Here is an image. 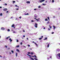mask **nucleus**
Returning <instances> with one entry per match:
<instances>
[{"label":"nucleus","instance_id":"f257e3e1","mask_svg":"<svg viewBox=\"0 0 60 60\" xmlns=\"http://www.w3.org/2000/svg\"><path fill=\"white\" fill-rule=\"evenodd\" d=\"M56 57L57 59H60V53H58L56 55Z\"/></svg>","mask_w":60,"mask_h":60},{"label":"nucleus","instance_id":"f03ea898","mask_svg":"<svg viewBox=\"0 0 60 60\" xmlns=\"http://www.w3.org/2000/svg\"><path fill=\"white\" fill-rule=\"evenodd\" d=\"M44 1H45V0H41L39 1L41 3L43 2H44Z\"/></svg>","mask_w":60,"mask_h":60},{"label":"nucleus","instance_id":"7ed1b4c3","mask_svg":"<svg viewBox=\"0 0 60 60\" xmlns=\"http://www.w3.org/2000/svg\"><path fill=\"white\" fill-rule=\"evenodd\" d=\"M35 27H36V28H37V27H38L37 26V24L36 23H35Z\"/></svg>","mask_w":60,"mask_h":60},{"label":"nucleus","instance_id":"20e7f679","mask_svg":"<svg viewBox=\"0 0 60 60\" xmlns=\"http://www.w3.org/2000/svg\"><path fill=\"white\" fill-rule=\"evenodd\" d=\"M7 10V8H4L3 9V11H6Z\"/></svg>","mask_w":60,"mask_h":60},{"label":"nucleus","instance_id":"39448f33","mask_svg":"<svg viewBox=\"0 0 60 60\" xmlns=\"http://www.w3.org/2000/svg\"><path fill=\"white\" fill-rule=\"evenodd\" d=\"M26 3L27 4H30V2L29 1H27L26 2Z\"/></svg>","mask_w":60,"mask_h":60},{"label":"nucleus","instance_id":"423d86ee","mask_svg":"<svg viewBox=\"0 0 60 60\" xmlns=\"http://www.w3.org/2000/svg\"><path fill=\"white\" fill-rule=\"evenodd\" d=\"M34 19H36V20H37V22H38V21H39V20H38L37 19H36V18H34Z\"/></svg>","mask_w":60,"mask_h":60},{"label":"nucleus","instance_id":"0eeeda50","mask_svg":"<svg viewBox=\"0 0 60 60\" xmlns=\"http://www.w3.org/2000/svg\"><path fill=\"white\" fill-rule=\"evenodd\" d=\"M15 26V25H14V24H12V25L11 26L12 27H14Z\"/></svg>","mask_w":60,"mask_h":60},{"label":"nucleus","instance_id":"6e6552de","mask_svg":"<svg viewBox=\"0 0 60 60\" xmlns=\"http://www.w3.org/2000/svg\"><path fill=\"white\" fill-rule=\"evenodd\" d=\"M52 26L53 27L54 29H56V27L55 26Z\"/></svg>","mask_w":60,"mask_h":60},{"label":"nucleus","instance_id":"1a4fd4ad","mask_svg":"<svg viewBox=\"0 0 60 60\" xmlns=\"http://www.w3.org/2000/svg\"><path fill=\"white\" fill-rule=\"evenodd\" d=\"M16 50L18 52H20V51H19L18 49H17Z\"/></svg>","mask_w":60,"mask_h":60},{"label":"nucleus","instance_id":"9d476101","mask_svg":"<svg viewBox=\"0 0 60 60\" xmlns=\"http://www.w3.org/2000/svg\"><path fill=\"white\" fill-rule=\"evenodd\" d=\"M1 30H4V28L3 27L1 28Z\"/></svg>","mask_w":60,"mask_h":60},{"label":"nucleus","instance_id":"9b49d317","mask_svg":"<svg viewBox=\"0 0 60 60\" xmlns=\"http://www.w3.org/2000/svg\"><path fill=\"white\" fill-rule=\"evenodd\" d=\"M30 58L32 60H34V59L33 58L30 57Z\"/></svg>","mask_w":60,"mask_h":60},{"label":"nucleus","instance_id":"f8f14e48","mask_svg":"<svg viewBox=\"0 0 60 60\" xmlns=\"http://www.w3.org/2000/svg\"><path fill=\"white\" fill-rule=\"evenodd\" d=\"M8 38H10V36H9L8 37H7L6 38L7 40L8 39Z\"/></svg>","mask_w":60,"mask_h":60},{"label":"nucleus","instance_id":"ddd939ff","mask_svg":"<svg viewBox=\"0 0 60 60\" xmlns=\"http://www.w3.org/2000/svg\"><path fill=\"white\" fill-rule=\"evenodd\" d=\"M47 19H48L49 21V17H47Z\"/></svg>","mask_w":60,"mask_h":60},{"label":"nucleus","instance_id":"4468645a","mask_svg":"<svg viewBox=\"0 0 60 60\" xmlns=\"http://www.w3.org/2000/svg\"><path fill=\"white\" fill-rule=\"evenodd\" d=\"M19 45H17V46H16V48H19Z\"/></svg>","mask_w":60,"mask_h":60},{"label":"nucleus","instance_id":"2eb2a0df","mask_svg":"<svg viewBox=\"0 0 60 60\" xmlns=\"http://www.w3.org/2000/svg\"><path fill=\"white\" fill-rule=\"evenodd\" d=\"M27 55H28V56H30V57H31V55L27 54Z\"/></svg>","mask_w":60,"mask_h":60},{"label":"nucleus","instance_id":"dca6fc26","mask_svg":"<svg viewBox=\"0 0 60 60\" xmlns=\"http://www.w3.org/2000/svg\"><path fill=\"white\" fill-rule=\"evenodd\" d=\"M31 55H33V54H34V52H31Z\"/></svg>","mask_w":60,"mask_h":60},{"label":"nucleus","instance_id":"f3484780","mask_svg":"<svg viewBox=\"0 0 60 60\" xmlns=\"http://www.w3.org/2000/svg\"><path fill=\"white\" fill-rule=\"evenodd\" d=\"M29 15V14H28V13H27V14H25V15Z\"/></svg>","mask_w":60,"mask_h":60},{"label":"nucleus","instance_id":"a211bd4d","mask_svg":"<svg viewBox=\"0 0 60 60\" xmlns=\"http://www.w3.org/2000/svg\"><path fill=\"white\" fill-rule=\"evenodd\" d=\"M45 21H48V20L47 19H45Z\"/></svg>","mask_w":60,"mask_h":60},{"label":"nucleus","instance_id":"6ab92c4d","mask_svg":"<svg viewBox=\"0 0 60 60\" xmlns=\"http://www.w3.org/2000/svg\"><path fill=\"white\" fill-rule=\"evenodd\" d=\"M47 47L48 48V47H49V44H48V45H47Z\"/></svg>","mask_w":60,"mask_h":60},{"label":"nucleus","instance_id":"aec40b11","mask_svg":"<svg viewBox=\"0 0 60 60\" xmlns=\"http://www.w3.org/2000/svg\"><path fill=\"white\" fill-rule=\"evenodd\" d=\"M15 3V1H13V3Z\"/></svg>","mask_w":60,"mask_h":60},{"label":"nucleus","instance_id":"412c9836","mask_svg":"<svg viewBox=\"0 0 60 60\" xmlns=\"http://www.w3.org/2000/svg\"><path fill=\"white\" fill-rule=\"evenodd\" d=\"M47 38H46L45 39H44V40H47Z\"/></svg>","mask_w":60,"mask_h":60},{"label":"nucleus","instance_id":"4be33fe9","mask_svg":"<svg viewBox=\"0 0 60 60\" xmlns=\"http://www.w3.org/2000/svg\"><path fill=\"white\" fill-rule=\"evenodd\" d=\"M50 23V22L48 21L47 23V24H49Z\"/></svg>","mask_w":60,"mask_h":60},{"label":"nucleus","instance_id":"5701e85b","mask_svg":"<svg viewBox=\"0 0 60 60\" xmlns=\"http://www.w3.org/2000/svg\"><path fill=\"white\" fill-rule=\"evenodd\" d=\"M18 55V53H16V56H17Z\"/></svg>","mask_w":60,"mask_h":60},{"label":"nucleus","instance_id":"b1692460","mask_svg":"<svg viewBox=\"0 0 60 60\" xmlns=\"http://www.w3.org/2000/svg\"><path fill=\"white\" fill-rule=\"evenodd\" d=\"M34 59L35 60H37V58H34Z\"/></svg>","mask_w":60,"mask_h":60},{"label":"nucleus","instance_id":"393cba45","mask_svg":"<svg viewBox=\"0 0 60 60\" xmlns=\"http://www.w3.org/2000/svg\"><path fill=\"white\" fill-rule=\"evenodd\" d=\"M31 22H34V21L33 20H31Z\"/></svg>","mask_w":60,"mask_h":60},{"label":"nucleus","instance_id":"a878e982","mask_svg":"<svg viewBox=\"0 0 60 60\" xmlns=\"http://www.w3.org/2000/svg\"><path fill=\"white\" fill-rule=\"evenodd\" d=\"M11 52H12V53H14V52L12 50H11Z\"/></svg>","mask_w":60,"mask_h":60},{"label":"nucleus","instance_id":"bb28decb","mask_svg":"<svg viewBox=\"0 0 60 60\" xmlns=\"http://www.w3.org/2000/svg\"><path fill=\"white\" fill-rule=\"evenodd\" d=\"M28 54H31V53H30V52H28Z\"/></svg>","mask_w":60,"mask_h":60},{"label":"nucleus","instance_id":"cd10ccee","mask_svg":"<svg viewBox=\"0 0 60 60\" xmlns=\"http://www.w3.org/2000/svg\"><path fill=\"white\" fill-rule=\"evenodd\" d=\"M54 1H55L54 0H52V3H53L54 2Z\"/></svg>","mask_w":60,"mask_h":60},{"label":"nucleus","instance_id":"c85d7f7f","mask_svg":"<svg viewBox=\"0 0 60 60\" xmlns=\"http://www.w3.org/2000/svg\"><path fill=\"white\" fill-rule=\"evenodd\" d=\"M34 57H36V58L37 57H36V55H34Z\"/></svg>","mask_w":60,"mask_h":60},{"label":"nucleus","instance_id":"c756f323","mask_svg":"<svg viewBox=\"0 0 60 60\" xmlns=\"http://www.w3.org/2000/svg\"><path fill=\"white\" fill-rule=\"evenodd\" d=\"M38 8H41V6H38Z\"/></svg>","mask_w":60,"mask_h":60},{"label":"nucleus","instance_id":"7c9ffc66","mask_svg":"<svg viewBox=\"0 0 60 60\" xmlns=\"http://www.w3.org/2000/svg\"><path fill=\"white\" fill-rule=\"evenodd\" d=\"M0 15H1V16H2V15H3V14H2V13H1L0 14Z\"/></svg>","mask_w":60,"mask_h":60},{"label":"nucleus","instance_id":"2f4dec72","mask_svg":"<svg viewBox=\"0 0 60 60\" xmlns=\"http://www.w3.org/2000/svg\"><path fill=\"white\" fill-rule=\"evenodd\" d=\"M10 31V29H8V32H9V31Z\"/></svg>","mask_w":60,"mask_h":60},{"label":"nucleus","instance_id":"473e14b6","mask_svg":"<svg viewBox=\"0 0 60 60\" xmlns=\"http://www.w3.org/2000/svg\"><path fill=\"white\" fill-rule=\"evenodd\" d=\"M41 39H42V38H39V40H41Z\"/></svg>","mask_w":60,"mask_h":60},{"label":"nucleus","instance_id":"72a5a7b5","mask_svg":"<svg viewBox=\"0 0 60 60\" xmlns=\"http://www.w3.org/2000/svg\"><path fill=\"white\" fill-rule=\"evenodd\" d=\"M34 43L36 45H37V46L38 45L36 43Z\"/></svg>","mask_w":60,"mask_h":60},{"label":"nucleus","instance_id":"f704fd0d","mask_svg":"<svg viewBox=\"0 0 60 60\" xmlns=\"http://www.w3.org/2000/svg\"><path fill=\"white\" fill-rule=\"evenodd\" d=\"M5 48H7V46L5 45Z\"/></svg>","mask_w":60,"mask_h":60},{"label":"nucleus","instance_id":"c9c22d12","mask_svg":"<svg viewBox=\"0 0 60 60\" xmlns=\"http://www.w3.org/2000/svg\"><path fill=\"white\" fill-rule=\"evenodd\" d=\"M16 41L17 42H19V40H17Z\"/></svg>","mask_w":60,"mask_h":60},{"label":"nucleus","instance_id":"e433bc0d","mask_svg":"<svg viewBox=\"0 0 60 60\" xmlns=\"http://www.w3.org/2000/svg\"><path fill=\"white\" fill-rule=\"evenodd\" d=\"M16 9V10H19V9L17 8Z\"/></svg>","mask_w":60,"mask_h":60},{"label":"nucleus","instance_id":"4c0bfd02","mask_svg":"<svg viewBox=\"0 0 60 60\" xmlns=\"http://www.w3.org/2000/svg\"><path fill=\"white\" fill-rule=\"evenodd\" d=\"M49 27L50 28H51V29L52 28V26H50Z\"/></svg>","mask_w":60,"mask_h":60},{"label":"nucleus","instance_id":"58836bf2","mask_svg":"<svg viewBox=\"0 0 60 60\" xmlns=\"http://www.w3.org/2000/svg\"><path fill=\"white\" fill-rule=\"evenodd\" d=\"M37 9L35 8L34 9V11H36Z\"/></svg>","mask_w":60,"mask_h":60},{"label":"nucleus","instance_id":"ea45409f","mask_svg":"<svg viewBox=\"0 0 60 60\" xmlns=\"http://www.w3.org/2000/svg\"><path fill=\"white\" fill-rule=\"evenodd\" d=\"M20 44L21 45H22V42H21L20 43Z\"/></svg>","mask_w":60,"mask_h":60},{"label":"nucleus","instance_id":"a19ab883","mask_svg":"<svg viewBox=\"0 0 60 60\" xmlns=\"http://www.w3.org/2000/svg\"><path fill=\"white\" fill-rule=\"evenodd\" d=\"M48 30H50V29L49 28H48Z\"/></svg>","mask_w":60,"mask_h":60},{"label":"nucleus","instance_id":"79ce46f5","mask_svg":"<svg viewBox=\"0 0 60 60\" xmlns=\"http://www.w3.org/2000/svg\"><path fill=\"white\" fill-rule=\"evenodd\" d=\"M13 33H16V32H15V31H13Z\"/></svg>","mask_w":60,"mask_h":60},{"label":"nucleus","instance_id":"37998d69","mask_svg":"<svg viewBox=\"0 0 60 60\" xmlns=\"http://www.w3.org/2000/svg\"><path fill=\"white\" fill-rule=\"evenodd\" d=\"M54 33V32H52V34H53Z\"/></svg>","mask_w":60,"mask_h":60},{"label":"nucleus","instance_id":"c03bdc74","mask_svg":"<svg viewBox=\"0 0 60 60\" xmlns=\"http://www.w3.org/2000/svg\"><path fill=\"white\" fill-rule=\"evenodd\" d=\"M15 6L16 7H17L18 6L17 5H15Z\"/></svg>","mask_w":60,"mask_h":60},{"label":"nucleus","instance_id":"a18cd8bd","mask_svg":"<svg viewBox=\"0 0 60 60\" xmlns=\"http://www.w3.org/2000/svg\"><path fill=\"white\" fill-rule=\"evenodd\" d=\"M0 57H2V56L1 55H0Z\"/></svg>","mask_w":60,"mask_h":60},{"label":"nucleus","instance_id":"49530a36","mask_svg":"<svg viewBox=\"0 0 60 60\" xmlns=\"http://www.w3.org/2000/svg\"><path fill=\"white\" fill-rule=\"evenodd\" d=\"M5 4V5H7V4Z\"/></svg>","mask_w":60,"mask_h":60},{"label":"nucleus","instance_id":"de8ad7c7","mask_svg":"<svg viewBox=\"0 0 60 60\" xmlns=\"http://www.w3.org/2000/svg\"><path fill=\"white\" fill-rule=\"evenodd\" d=\"M23 32H25V30H23Z\"/></svg>","mask_w":60,"mask_h":60},{"label":"nucleus","instance_id":"09e8293b","mask_svg":"<svg viewBox=\"0 0 60 60\" xmlns=\"http://www.w3.org/2000/svg\"><path fill=\"white\" fill-rule=\"evenodd\" d=\"M28 47H30V45H28Z\"/></svg>","mask_w":60,"mask_h":60},{"label":"nucleus","instance_id":"8fccbe9b","mask_svg":"<svg viewBox=\"0 0 60 60\" xmlns=\"http://www.w3.org/2000/svg\"><path fill=\"white\" fill-rule=\"evenodd\" d=\"M11 38H10L9 39V40H10V41H11Z\"/></svg>","mask_w":60,"mask_h":60},{"label":"nucleus","instance_id":"3c124183","mask_svg":"<svg viewBox=\"0 0 60 60\" xmlns=\"http://www.w3.org/2000/svg\"><path fill=\"white\" fill-rule=\"evenodd\" d=\"M19 19H21V17H19Z\"/></svg>","mask_w":60,"mask_h":60},{"label":"nucleus","instance_id":"603ef678","mask_svg":"<svg viewBox=\"0 0 60 60\" xmlns=\"http://www.w3.org/2000/svg\"><path fill=\"white\" fill-rule=\"evenodd\" d=\"M9 54H11V52H10L9 53Z\"/></svg>","mask_w":60,"mask_h":60},{"label":"nucleus","instance_id":"864d4df0","mask_svg":"<svg viewBox=\"0 0 60 60\" xmlns=\"http://www.w3.org/2000/svg\"><path fill=\"white\" fill-rule=\"evenodd\" d=\"M23 37H25V35H23Z\"/></svg>","mask_w":60,"mask_h":60},{"label":"nucleus","instance_id":"5fc2aeb1","mask_svg":"<svg viewBox=\"0 0 60 60\" xmlns=\"http://www.w3.org/2000/svg\"><path fill=\"white\" fill-rule=\"evenodd\" d=\"M31 57H34V56H32Z\"/></svg>","mask_w":60,"mask_h":60},{"label":"nucleus","instance_id":"6e6d98bb","mask_svg":"<svg viewBox=\"0 0 60 60\" xmlns=\"http://www.w3.org/2000/svg\"><path fill=\"white\" fill-rule=\"evenodd\" d=\"M8 49H10V48H8Z\"/></svg>","mask_w":60,"mask_h":60},{"label":"nucleus","instance_id":"4d7b16f0","mask_svg":"<svg viewBox=\"0 0 60 60\" xmlns=\"http://www.w3.org/2000/svg\"><path fill=\"white\" fill-rule=\"evenodd\" d=\"M43 36H42L41 37V38H43Z\"/></svg>","mask_w":60,"mask_h":60},{"label":"nucleus","instance_id":"13d9d810","mask_svg":"<svg viewBox=\"0 0 60 60\" xmlns=\"http://www.w3.org/2000/svg\"><path fill=\"white\" fill-rule=\"evenodd\" d=\"M30 49V50H32V48Z\"/></svg>","mask_w":60,"mask_h":60},{"label":"nucleus","instance_id":"bf43d9fd","mask_svg":"<svg viewBox=\"0 0 60 60\" xmlns=\"http://www.w3.org/2000/svg\"><path fill=\"white\" fill-rule=\"evenodd\" d=\"M8 11H7V13H8Z\"/></svg>","mask_w":60,"mask_h":60},{"label":"nucleus","instance_id":"052dcab7","mask_svg":"<svg viewBox=\"0 0 60 60\" xmlns=\"http://www.w3.org/2000/svg\"><path fill=\"white\" fill-rule=\"evenodd\" d=\"M12 41V40H10V41Z\"/></svg>","mask_w":60,"mask_h":60},{"label":"nucleus","instance_id":"680f3d73","mask_svg":"<svg viewBox=\"0 0 60 60\" xmlns=\"http://www.w3.org/2000/svg\"><path fill=\"white\" fill-rule=\"evenodd\" d=\"M44 29H45V27H44Z\"/></svg>","mask_w":60,"mask_h":60},{"label":"nucleus","instance_id":"e2e57ef3","mask_svg":"<svg viewBox=\"0 0 60 60\" xmlns=\"http://www.w3.org/2000/svg\"><path fill=\"white\" fill-rule=\"evenodd\" d=\"M35 18H37V16H35Z\"/></svg>","mask_w":60,"mask_h":60},{"label":"nucleus","instance_id":"0e129e2a","mask_svg":"<svg viewBox=\"0 0 60 60\" xmlns=\"http://www.w3.org/2000/svg\"><path fill=\"white\" fill-rule=\"evenodd\" d=\"M43 4V5H44V4Z\"/></svg>","mask_w":60,"mask_h":60},{"label":"nucleus","instance_id":"69168bd1","mask_svg":"<svg viewBox=\"0 0 60 60\" xmlns=\"http://www.w3.org/2000/svg\"><path fill=\"white\" fill-rule=\"evenodd\" d=\"M55 18V16H53V18Z\"/></svg>","mask_w":60,"mask_h":60},{"label":"nucleus","instance_id":"338daca9","mask_svg":"<svg viewBox=\"0 0 60 60\" xmlns=\"http://www.w3.org/2000/svg\"><path fill=\"white\" fill-rule=\"evenodd\" d=\"M27 39L28 40V38H27Z\"/></svg>","mask_w":60,"mask_h":60},{"label":"nucleus","instance_id":"774afa93","mask_svg":"<svg viewBox=\"0 0 60 60\" xmlns=\"http://www.w3.org/2000/svg\"><path fill=\"white\" fill-rule=\"evenodd\" d=\"M0 8H2V7H0Z\"/></svg>","mask_w":60,"mask_h":60}]
</instances>
